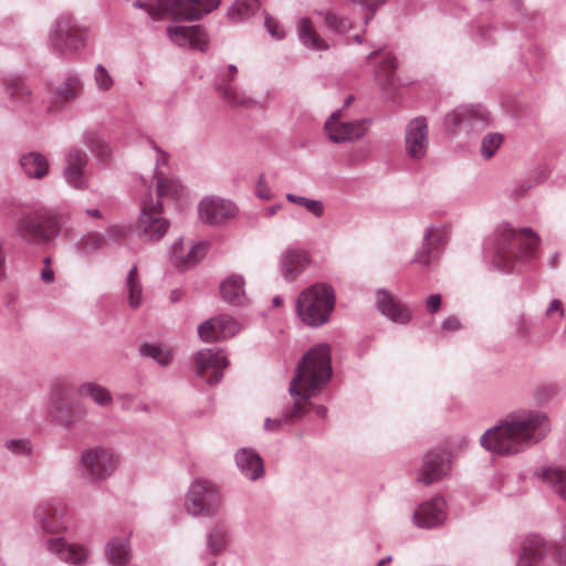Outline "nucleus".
Listing matches in <instances>:
<instances>
[{"instance_id":"63","label":"nucleus","mask_w":566,"mask_h":566,"mask_svg":"<svg viewBox=\"0 0 566 566\" xmlns=\"http://www.w3.org/2000/svg\"><path fill=\"white\" fill-rule=\"evenodd\" d=\"M280 208H281V206H280V205H275V206L269 207V208L265 210L266 216H268V217H272V216H274V214L279 211V209H280Z\"/></svg>"},{"instance_id":"62","label":"nucleus","mask_w":566,"mask_h":566,"mask_svg":"<svg viewBox=\"0 0 566 566\" xmlns=\"http://www.w3.org/2000/svg\"><path fill=\"white\" fill-rule=\"evenodd\" d=\"M510 3L516 12H521L523 10V0H510Z\"/></svg>"},{"instance_id":"28","label":"nucleus","mask_w":566,"mask_h":566,"mask_svg":"<svg viewBox=\"0 0 566 566\" xmlns=\"http://www.w3.org/2000/svg\"><path fill=\"white\" fill-rule=\"evenodd\" d=\"M208 244L206 242H198L193 244L189 251L184 253V240H177L171 248V258L177 268L186 270L197 264L207 253Z\"/></svg>"},{"instance_id":"3","label":"nucleus","mask_w":566,"mask_h":566,"mask_svg":"<svg viewBox=\"0 0 566 566\" xmlns=\"http://www.w3.org/2000/svg\"><path fill=\"white\" fill-rule=\"evenodd\" d=\"M539 237L531 229H513L509 223L497 227L493 240V264L502 272H511L517 261L536 256Z\"/></svg>"},{"instance_id":"30","label":"nucleus","mask_w":566,"mask_h":566,"mask_svg":"<svg viewBox=\"0 0 566 566\" xmlns=\"http://www.w3.org/2000/svg\"><path fill=\"white\" fill-rule=\"evenodd\" d=\"M83 84L78 74H67L53 90V104L67 105L82 95Z\"/></svg>"},{"instance_id":"32","label":"nucleus","mask_w":566,"mask_h":566,"mask_svg":"<svg viewBox=\"0 0 566 566\" xmlns=\"http://www.w3.org/2000/svg\"><path fill=\"white\" fill-rule=\"evenodd\" d=\"M235 462L241 473L251 481H255L264 474L262 458L251 449H240L235 453Z\"/></svg>"},{"instance_id":"61","label":"nucleus","mask_w":566,"mask_h":566,"mask_svg":"<svg viewBox=\"0 0 566 566\" xmlns=\"http://www.w3.org/2000/svg\"><path fill=\"white\" fill-rule=\"evenodd\" d=\"M313 409H314L315 413H316L318 417L324 418V417H326V415H327V408H326V407H324V406H321V405H319V406H315V407H313Z\"/></svg>"},{"instance_id":"41","label":"nucleus","mask_w":566,"mask_h":566,"mask_svg":"<svg viewBox=\"0 0 566 566\" xmlns=\"http://www.w3.org/2000/svg\"><path fill=\"white\" fill-rule=\"evenodd\" d=\"M397 60L390 53L384 55L379 67L376 71V81L381 87L388 88L394 85Z\"/></svg>"},{"instance_id":"43","label":"nucleus","mask_w":566,"mask_h":566,"mask_svg":"<svg viewBox=\"0 0 566 566\" xmlns=\"http://www.w3.org/2000/svg\"><path fill=\"white\" fill-rule=\"evenodd\" d=\"M155 179L157 196L160 200H175L180 196L182 186L177 179L168 178L167 176L157 177Z\"/></svg>"},{"instance_id":"14","label":"nucleus","mask_w":566,"mask_h":566,"mask_svg":"<svg viewBox=\"0 0 566 566\" xmlns=\"http://www.w3.org/2000/svg\"><path fill=\"white\" fill-rule=\"evenodd\" d=\"M65 513L63 503L49 500L35 506L33 517L44 533L57 534L66 528Z\"/></svg>"},{"instance_id":"64","label":"nucleus","mask_w":566,"mask_h":566,"mask_svg":"<svg viewBox=\"0 0 566 566\" xmlns=\"http://www.w3.org/2000/svg\"><path fill=\"white\" fill-rule=\"evenodd\" d=\"M86 213L93 218H101V211L98 209H87Z\"/></svg>"},{"instance_id":"56","label":"nucleus","mask_w":566,"mask_h":566,"mask_svg":"<svg viewBox=\"0 0 566 566\" xmlns=\"http://www.w3.org/2000/svg\"><path fill=\"white\" fill-rule=\"evenodd\" d=\"M461 327H462V324L459 321V318L455 316L447 317L441 324V329L444 332H455V331L461 329Z\"/></svg>"},{"instance_id":"16","label":"nucleus","mask_w":566,"mask_h":566,"mask_svg":"<svg viewBox=\"0 0 566 566\" xmlns=\"http://www.w3.org/2000/svg\"><path fill=\"white\" fill-rule=\"evenodd\" d=\"M489 122L490 113L481 105L459 106L444 117V125L451 132L462 126L476 128L488 125Z\"/></svg>"},{"instance_id":"19","label":"nucleus","mask_w":566,"mask_h":566,"mask_svg":"<svg viewBox=\"0 0 566 566\" xmlns=\"http://www.w3.org/2000/svg\"><path fill=\"white\" fill-rule=\"evenodd\" d=\"M199 218L208 224H220L237 213V207L230 200L219 197H206L198 206Z\"/></svg>"},{"instance_id":"25","label":"nucleus","mask_w":566,"mask_h":566,"mask_svg":"<svg viewBox=\"0 0 566 566\" xmlns=\"http://www.w3.org/2000/svg\"><path fill=\"white\" fill-rule=\"evenodd\" d=\"M46 549L64 563L82 566L88 553L83 546L67 544L63 537L51 538L46 542Z\"/></svg>"},{"instance_id":"51","label":"nucleus","mask_w":566,"mask_h":566,"mask_svg":"<svg viewBox=\"0 0 566 566\" xmlns=\"http://www.w3.org/2000/svg\"><path fill=\"white\" fill-rule=\"evenodd\" d=\"M6 447L14 454L28 455L31 453V443L27 439H11L6 442Z\"/></svg>"},{"instance_id":"1","label":"nucleus","mask_w":566,"mask_h":566,"mask_svg":"<svg viewBox=\"0 0 566 566\" xmlns=\"http://www.w3.org/2000/svg\"><path fill=\"white\" fill-rule=\"evenodd\" d=\"M331 377V347L327 344H318L297 364L289 387V392L294 399L293 405L285 407L280 417L266 418L264 429L275 432L284 424H292L301 419L313 407L308 400L326 387Z\"/></svg>"},{"instance_id":"59","label":"nucleus","mask_w":566,"mask_h":566,"mask_svg":"<svg viewBox=\"0 0 566 566\" xmlns=\"http://www.w3.org/2000/svg\"><path fill=\"white\" fill-rule=\"evenodd\" d=\"M41 279L46 282V283H51L53 282L54 280V273L53 271L50 269V268H45L42 270L41 272Z\"/></svg>"},{"instance_id":"15","label":"nucleus","mask_w":566,"mask_h":566,"mask_svg":"<svg viewBox=\"0 0 566 566\" xmlns=\"http://www.w3.org/2000/svg\"><path fill=\"white\" fill-rule=\"evenodd\" d=\"M231 542V528L228 523L219 521L211 524L206 533V552L202 555L203 566H214L216 558L223 554Z\"/></svg>"},{"instance_id":"42","label":"nucleus","mask_w":566,"mask_h":566,"mask_svg":"<svg viewBox=\"0 0 566 566\" xmlns=\"http://www.w3.org/2000/svg\"><path fill=\"white\" fill-rule=\"evenodd\" d=\"M260 8L259 0H235L228 11L229 18L239 22L254 14Z\"/></svg>"},{"instance_id":"34","label":"nucleus","mask_w":566,"mask_h":566,"mask_svg":"<svg viewBox=\"0 0 566 566\" xmlns=\"http://www.w3.org/2000/svg\"><path fill=\"white\" fill-rule=\"evenodd\" d=\"M442 241L443 231L434 226L428 227L423 234L422 250L415 255L413 262L429 265L431 259L436 258V255H431L432 251L436 247L440 245Z\"/></svg>"},{"instance_id":"37","label":"nucleus","mask_w":566,"mask_h":566,"mask_svg":"<svg viewBox=\"0 0 566 566\" xmlns=\"http://www.w3.org/2000/svg\"><path fill=\"white\" fill-rule=\"evenodd\" d=\"M142 357L150 358L161 367L169 366L174 360V349L161 343H144L139 347Z\"/></svg>"},{"instance_id":"4","label":"nucleus","mask_w":566,"mask_h":566,"mask_svg":"<svg viewBox=\"0 0 566 566\" xmlns=\"http://www.w3.org/2000/svg\"><path fill=\"white\" fill-rule=\"evenodd\" d=\"M219 3L220 0H138L134 6L145 9L154 20L193 21L211 12Z\"/></svg>"},{"instance_id":"54","label":"nucleus","mask_w":566,"mask_h":566,"mask_svg":"<svg viewBox=\"0 0 566 566\" xmlns=\"http://www.w3.org/2000/svg\"><path fill=\"white\" fill-rule=\"evenodd\" d=\"M441 302H442V298H441L440 294H431V295H429L427 301H426L427 311L430 314L437 313L440 310V307H441Z\"/></svg>"},{"instance_id":"2","label":"nucleus","mask_w":566,"mask_h":566,"mask_svg":"<svg viewBox=\"0 0 566 566\" xmlns=\"http://www.w3.org/2000/svg\"><path fill=\"white\" fill-rule=\"evenodd\" d=\"M551 432L548 415L539 409L520 408L509 412L481 436V446L499 455L522 453Z\"/></svg>"},{"instance_id":"45","label":"nucleus","mask_w":566,"mask_h":566,"mask_svg":"<svg viewBox=\"0 0 566 566\" xmlns=\"http://www.w3.org/2000/svg\"><path fill=\"white\" fill-rule=\"evenodd\" d=\"M285 198L291 203L298 205L305 208L310 213H312L316 218H321L325 213V207L321 200L310 199L291 192L286 193Z\"/></svg>"},{"instance_id":"46","label":"nucleus","mask_w":566,"mask_h":566,"mask_svg":"<svg viewBox=\"0 0 566 566\" xmlns=\"http://www.w3.org/2000/svg\"><path fill=\"white\" fill-rule=\"evenodd\" d=\"M324 22L329 30L338 34H346L353 28V22L349 18L329 11L324 14Z\"/></svg>"},{"instance_id":"47","label":"nucleus","mask_w":566,"mask_h":566,"mask_svg":"<svg viewBox=\"0 0 566 566\" xmlns=\"http://www.w3.org/2000/svg\"><path fill=\"white\" fill-rule=\"evenodd\" d=\"M105 244L106 241L101 233L88 232L87 234L82 237L78 243V249L83 254L90 255L98 251L99 249L104 248Z\"/></svg>"},{"instance_id":"50","label":"nucleus","mask_w":566,"mask_h":566,"mask_svg":"<svg viewBox=\"0 0 566 566\" xmlns=\"http://www.w3.org/2000/svg\"><path fill=\"white\" fill-rule=\"evenodd\" d=\"M154 149L156 150V166L154 170V178L167 176L168 175V160L169 155L161 150L159 147L154 145Z\"/></svg>"},{"instance_id":"29","label":"nucleus","mask_w":566,"mask_h":566,"mask_svg":"<svg viewBox=\"0 0 566 566\" xmlns=\"http://www.w3.org/2000/svg\"><path fill=\"white\" fill-rule=\"evenodd\" d=\"M230 77L224 78L222 83L217 84V91L219 96L233 107H252L256 104L254 99L247 96L243 92H240L235 86L231 85L230 82L237 73V66L230 64L228 66Z\"/></svg>"},{"instance_id":"48","label":"nucleus","mask_w":566,"mask_h":566,"mask_svg":"<svg viewBox=\"0 0 566 566\" xmlns=\"http://www.w3.org/2000/svg\"><path fill=\"white\" fill-rule=\"evenodd\" d=\"M503 143V136L499 133L486 134L481 143V155L485 159H490L494 156L499 147Z\"/></svg>"},{"instance_id":"39","label":"nucleus","mask_w":566,"mask_h":566,"mask_svg":"<svg viewBox=\"0 0 566 566\" xmlns=\"http://www.w3.org/2000/svg\"><path fill=\"white\" fill-rule=\"evenodd\" d=\"M106 555L109 563L124 566L130 560V548L126 537L112 538L106 545Z\"/></svg>"},{"instance_id":"5","label":"nucleus","mask_w":566,"mask_h":566,"mask_svg":"<svg viewBox=\"0 0 566 566\" xmlns=\"http://www.w3.org/2000/svg\"><path fill=\"white\" fill-rule=\"evenodd\" d=\"M334 307L335 292L325 283L308 286L296 301V313L300 319L311 327L327 323Z\"/></svg>"},{"instance_id":"22","label":"nucleus","mask_w":566,"mask_h":566,"mask_svg":"<svg viewBox=\"0 0 566 566\" xmlns=\"http://www.w3.org/2000/svg\"><path fill=\"white\" fill-rule=\"evenodd\" d=\"M446 517V502L441 496L423 502L412 516L415 525L422 528L437 527L444 522Z\"/></svg>"},{"instance_id":"38","label":"nucleus","mask_w":566,"mask_h":566,"mask_svg":"<svg viewBox=\"0 0 566 566\" xmlns=\"http://www.w3.org/2000/svg\"><path fill=\"white\" fill-rule=\"evenodd\" d=\"M125 291L127 293V302L130 308H138L143 304V283L138 272V268L134 264L128 271L125 279Z\"/></svg>"},{"instance_id":"36","label":"nucleus","mask_w":566,"mask_h":566,"mask_svg":"<svg viewBox=\"0 0 566 566\" xmlns=\"http://www.w3.org/2000/svg\"><path fill=\"white\" fill-rule=\"evenodd\" d=\"M536 474L566 502V468L551 465L541 469Z\"/></svg>"},{"instance_id":"55","label":"nucleus","mask_w":566,"mask_h":566,"mask_svg":"<svg viewBox=\"0 0 566 566\" xmlns=\"http://www.w3.org/2000/svg\"><path fill=\"white\" fill-rule=\"evenodd\" d=\"M255 195L260 199L269 200L272 197V192L270 188L268 187L266 182L264 181V177L261 176L259 178V181L256 184Z\"/></svg>"},{"instance_id":"57","label":"nucleus","mask_w":566,"mask_h":566,"mask_svg":"<svg viewBox=\"0 0 566 566\" xmlns=\"http://www.w3.org/2000/svg\"><path fill=\"white\" fill-rule=\"evenodd\" d=\"M128 229L124 226H112L107 230V237L112 240L118 241L126 237Z\"/></svg>"},{"instance_id":"8","label":"nucleus","mask_w":566,"mask_h":566,"mask_svg":"<svg viewBox=\"0 0 566 566\" xmlns=\"http://www.w3.org/2000/svg\"><path fill=\"white\" fill-rule=\"evenodd\" d=\"M53 49L61 54L75 53L84 48L86 30L70 14H61L50 32Z\"/></svg>"},{"instance_id":"44","label":"nucleus","mask_w":566,"mask_h":566,"mask_svg":"<svg viewBox=\"0 0 566 566\" xmlns=\"http://www.w3.org/2000/svg\"><path fill=\"white\" fill-rule=\"evenodd\" d=\"M48 413L56 421L69 424L71 419L69 408L60 394H51L48 401Z\"/></svg>"},{"instance_id":"24","label":"nucleus","mask_w":566,"mask_h":566,"mask_svg":"<svg viewBox=\"0 0 566 566\" xmlns=\"http://www.w3.org/2000/svg\"><path fill=\"white\" fill-rule=\"evenodd\" d=\"M167 34L178 46L198 49L202 52L207 50V34L199 25H169Z\"/></svg>"},{"instance_id":"21","label":"nucleus","mask_w":566,"mask_h":566,"mask_svg":"<svg viewBox=\"0 0 566 566\" xmlns=\"http://www.w3.org/2000/svg\"><path fill=\"white\" fill-rule=\"evenodd\" d=\"M449 470V453L442 450H431L423 459V464L419 471L417 481L424 485H430L444 476Z\"/></svg>"},{"instance_id":"13","label":"nucleus","mask_w":566,"mask_h":566,"mask_svg":"<svg viewBox=\"0 0 566 566\" xmlns=\"http://www.w3.org/2000/svg\"><path fill=\"white\" fill-rule=\"evenodd\" d=\"M228 366L226 355L218 348L200 349L195 359V370L198 377L209 385L218 384L223 377V369Z\"/></svg>"},{"instance_id":"53","label":"nucleus","mask_w":566,"mask_h":566,"mask_svg":"<svg viewBox=\"0 0 566 566\" xmlns=\"http://www.w3.org/2000/svg\"><path fill=\"white\" fill-rule=\"evenodd\" d=\"M555 392V389L552 386H539L534 389L533 398L536 403L543 405L548 401Z\"/></svg>"},{"instance_id":"27","label":"nucleus","mask_w":566,"mask_h":566,"mask_svg":"<svg viewBox=\"0 0 566 566\" xmlns=\"http://www.w3.org/2000/svg\"><path fill=\"white\" fill-rule=\"evenodd\" d=\"M221 298L230 305L241 306L247 302L245 281L242 275L232 273L220 282Z\"/></svg>"},{"instance_id":"17","label":"nucleus","mask_w":566,"mask_h":566,"mask_svg":"<svg viewBox=\"0 0 566 566\" xmlns=\"http://www.w3.org/2000/svg\"><path fill=\"white\" fill-rule=\"evenodd\" d=\"M427 119L422 116L411 119L405 130V146L407 155L419 160L427 154L429 147Z\"/></svg>"},{"instance_id":"35","label":"nucleus","mask_w":566,"mask_h":566,"mask_svg":"<svg viewBox=\"0 0 566 566\" xmlns=\"http://www.w3.org/2000/svg\"><path fill=\"white\" fill-rule=\"evenodd\" d=\"M20 165L24 174L34 179H42L49 172V160L38 151H30L20 157Z\"/></svg>"},{"instance_id":"20","label":"nucleus","mask_w":566,"mask_h":566,"mask_svg":"<svg viewBox=\"0 0 566 566\" xmlns=\"http://www.w3.org/2000/svg\"><path fill=\"white\" fill-rule=\"evenodd\" d=\"M88 163L87 154L84 150L72 148L65 156L63 177L67 185L75 189L87 188L85 168Z\"/></svg>"},{"instance_id":"6","label":"nucleus","mask_w":566,"mask_h":566,"mask_svg":"<svg viewBox=\"0 0 566 566\" xmlns=\"http://www.w3.org/2000/svg\"><path fill=\"white\" fill-rule=\"evenodd\" d=\"M57 220L50 213L35 210L19 217L13 237L30 245L46 244L59 235Z\"/></svg>"},{"instance_id":"40","label":"nucleus","mask_w":566,"mask_h":566,"mask_svg":"<svg viewBox=\"0 0 566 566\" xmlns=\"http://www.w3.org/2000/svg\"><path fill=\"white\" fill-rule=\"evenodd\" d=\"M78 394L82 397H91L94 402L101 407H108L113 401L111 392L105 387L96 382L82 384L78 387Z\"/></svg>"},{"instance_id":"9","label":"nucleus","mask_w":566,"mask_h":566,"mask_svg":"<svg viewBox=\"0 0 566 566\" xmlns=\"http://www.w3.org/2000/svg\"><path fill=\"white\" fill-rule=\"evenodd\" d=\"M117 464V455L107 448H90L81 454L82 474L92 481L106 480L115 472Z\"/></svg>"},{"instance_id":"11","label":"nucleus","mask_w":566,"mask_h":566,"mask_svg":"<svg viewBox=\"0 0 566 566\" xmlns=\"http://www.w3.org/2000/svg\"><path fill=\"white\" fill-rule=\"evenodd\" d=\"M343 116V109H337L333 112L325 122V132L328 138L336 144L354 142L361 138L371 124L370 118L344 122L342 120Z\"/></svg>"},{"instance_id":"31","label":"nucleus","mask_w":566,"mask_h":566,"mask_svg":"<svg viewBox=\"0 0 566 566\" xmlns=\"http://www.w3.org/2000/svg\"><path fill=\"white\" fill-rule=\"evenodd\" d=\"M4 92L13 107L25 106L32 101V92L25 81L18 75H8L2 80Z\"/></svg>"},{"instance_id":"26","label":"nucleus","mask_w":566,"mask_h":566,"mask_svg":"<svg viewBox=\"0 0 566 566\" xmlns=\"http://www.w3.org/2000/svg\"><path fill=\"white\" fill-rule=\"evenodd\" d=\"M310 258L301 249H286L280 258V271L285 280L293 281L307 266Z\"/></svg>"},{"instance_id":"33","label":"nucleus","mask_w":566,"mask_h":566,"mask_svg":"<svg viewBox=\"0 0 566 566\" xmlns=\"http://www.w3.org/2000/svg\"><path fill=\"white\" fill-rule=\"evenodd\" d=\"M297 35L300 42L313 51H326L329 45L327 42L317 33L314 23L310 18L303 17L297 23Z\"/></svg>"},{"instance_id":"60","label":"nucleus","mask_w":566,"mask_h":566,"mask_svg":"<svg viewBox=\"0 0 566 566\" xmlns=\"http://www.w3.org/2000/svg\"><path fill=\"white\" fill-rule=\"evenodd\" d=\"M4 263H6V255L3 252V245L0 241V279L4 276Z\"/></svg>"},{"instance_id":"58","label":"nucleus","mask_w":566,"mask_h":566,"mask_svg":"<svg viewBox=\"0 0 566 566\" xmlns=\"http://www.w3.org/2000/svg\"><path fill=\"white\" fill-rule=\"evenodd\" d=\"M554 312H557L560 317L564 316L563 303L559 300H553L546 310V315L551 316Z\"/></svg>"},{"instance_id":"10","label":"nucleus","mask_w":566,"mask_h":566,"mask_svg":"<svg viewBox=\"0 0 566 566\" xmlns=\"http://www.w3.org/2000/svg\"><path fill=\"white\" fill-rule=\"evenodd\" d=\"M552 554L559 566H566V547L548 545L537 535L527 536L521 545V552L516 566H539L543 558Z\"/></svg>"},{"instance_id":"7","label":"nucleus","mask_w":566,"mask_h":566,"mask_svg":"<svg viewBox=\"0 0 566 566\" xmlns=\"http://www.w3.org/2000/svg\"><path fill=\"white\" fill-rule=\"evenodd\" d=\"M221 502V493L216 484L207 480H196L186 494L185 510L195 517H210L219 512Z\"/></svg>"},{"instance_id":"49","label":"nucleus","mask_w":566,"mask_h":566,"mask_svg":"<svg viewBox=\"0 0 566 566\" xmlns=\"http://www.w3.org/2000/svg\"><path fill=\"white\" fill-rule=\"evenodd\" d=\"M94 82L99 92H107L114 85V78L102 64L95 66Z\"/></svg>"},{"instance_id":"52","label":"nucleus","mask_w":566,"mask_h":566,"mask_svg":"<svg viewBox=\"0 0 566 566\" xmlns=\"http://www.w3.org/2000/svg\"><path fill=\"white\" fill-rule=\"evenodd\" d=\"M264 25L273 39L282 40L285 38V31L274 18L266 15L264 19Z\"/></svg>"},{"instance_id":"23","label":"nucleus","mask_w":566,"mask_h":566,"mask_svg":"<svg viewBox=\"0 0 566 566\" xmlns=\"http://www.w3.org/2000/svg\"><path fill=\"white\" fill-rule=\"evenodd\" d=\"M375 298L377 310L391 322L405 325L411 319L409 308L386 289L377 290Z\"/></svg>"},{"instance_id":"18","label":"nucleus","mask_w":566,"mask_h":566,"mask_svg":"<svg viewBox=\"0 0 566 566\" xmlns=\"http://www.w3.org/2000/svg\"><path fill=\"white\" fill-rule=\"evenodd\" d=\"M239 331V323L226 314L209 318L198 326V335L205 343H214L232 337Z\"/></svg>"},{"instance_id":"12","label":"nucleus","mask_w":566,"mask_h":566,"mask_svg":"<svg viewBox=\"0 0 566 566\" xmlns=\"http://www.w3.org/2000/svg\"><path fill=\"white\" fill-rule=\"evenodd\" d=\"M163 205L160 200H143L142 212L138 219V234L149 241L160 240L169 228V221L163 218Z\"/></svg>"}]
</instances>
